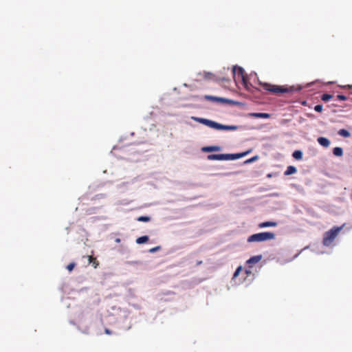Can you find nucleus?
I'll list each match as a JSON object with an SVG mask.
<instances>
[{
    "label": "nucleus",
    "mask_w": 352,
    "mask_h": 352,
    "mask_svg": "<svg viewBox=\"0 0 352 352\" xmlns=\"http://www.w3.org/2000/svg\"><path fill=\"white\" fill-rule=\"evenodd\" d=\"M259 85L263 90L270 92L271 94L278 96L287 95L293 96L296 93H298L302 87L300 85H276L267 82H259Z\"/></svg>",
    "instance_id": "f257e3e1"
},
{
    "label": "nucleus",
    "mask_w": 352,
    "mask_h": 352,
    "mask_svg": "<svg viewBox=\"0 0 352 352\" xmlns=\"http://www.w3.org/2000/svg\"><path fill=\"white\" fill-rule=\"evenodd\" d=\"M235 84L241 83L247 90L251 91L253 86L248 82V77L241 67L233 66L230 71Z\"/></svg>",
    "instance_id": "f03ea898"
},
{
    "label": "nucleus",
    "mask_w": 352,
    "mask_h": 352,
    "mask_svg": "<svg viewBox=\"0 0 352 352\" xmlns=\"http://www.w3.org/2000/svg\"><path fill=\"white\" fill-rule=\"evenodd\" d=\"M275 237V234L271 232H259L249 236L247 239V241L248 243L263 242L268 240L274 239Z\"/></svg>",
    "instance_id": "7ed1b4c3"
},
{
    "label": "nucleus",
    "mask_w": 352,
    "mask_h": 352,
    "mask_svg": "<svg viewBox=\"0 0 352 352\" xmlns=\"http://www.w3.org/2000/svg\"><path fill=\"white\" fill-rule=\"evenodd\" d=\"M343 226L333 227L329 231L324 232L322 243L325 246L330 245L334 241L338 233L342 229Z\"/></svg>",
    "instance_id": "20e7f679"
},
{
    "label": "nucleus",
    "mask_w": 352,
    "mask_h": 352,
    "mask_svg": "<svg viewBox=\"0 0 352 352\" xmlns=\"http://www.w3.org/2000/svg\"><path fill=\"white\" fill-rule=\"evenodd\" d=\"M192 118L196 121H198L200 123H202L210 128L215 129L217 130H220V123L208 120L206 118H196V117H192Z\"/></svg>",
    "instance_id": "39448f33"
},
{
    "label": "nucleus",
    "mask_w": 352,
    "mask_h": 352,
    "mask_svg": "<svg viewBox=\"0 0 352 352\" xmlns=\"http://www.w3.org/2000/svg\"><path fill=\"white\" fill-rule=\"evenodd\" d=\"M250 150L239 153L221 154V160H234L243 157L250 153Z\"/></svg>",
    "instance_id": "423d86ee"
},
{
    "label": "nucleus",
    "mask_w": 352,
    "mask_h": 352,
    "mask_svg": "<svg viewBox=\"0 0 352 352\" xmlns=\"http://www.w3.org/2000/svg\"><path fill=\"white\" fill-rule=\"evenodd\" d=\"M301 104L308 107L309 108L311 109L313 108V101L312 99H308L307 100H303L301 102ZM314 110H322V104H316L314 107Z\"/></svg>",
    "instance_id": "0eeeda50"
},
{
    "label": "nucleus",
    "mask_w": 352,
    "mask_h": 352,
    "mask_svg": "<svg viewBox=\"0 0 352 352\" xmlns=\"http://www.w3.org/2000/svg\"><path fill=\"white\" fill-rule=\"evenodd\" d=\"M201 151L204 153H210L220 151V146H203Z\"/></svg>",
    "instance_id": "6e6552de"
},
{
    "label": "nucleus",
    "mask_w": 352,
    "mask_h": 352,
    "mask_svg": "<svg viewBox=\"0 0 352 352\" xmlns=\"http://www.w3.org/2000/svg\"><path fill=\"white\" fill-rule=\"evenodd\" d=\"M249 117H254L258 118H269L271 115L267 113H250L248 115Z\"/></svg>",
    "instance_id": "1a4fd4ad"
},
{
    "label": "nucleus",
    "mask_w": 352,
    "mask_h": 352,
    "mask_svg": "<svg viewBox=\"0 0 352 352\" xmlns=\"http://www.w3.org/2000/svg\"><path fill=\"white\" fill-rule=\"evenodd\" d=\"M318 142L324 147H328L330 145V141L329 139L324 137H319L318 138Z\"/></svg>",
    "instance_id": "9d476101"
},
{
    "label": "nucleus",
    "mask_w": 352,
    "mask_h": 352,
    "mask_svg": "<svg viewBox=\"0 0 352 352\" xmlns=\"http://www.w3.org/2000/svg\"><path fill=\"white\" fill-rule=\"evenodd\" d=\"M262 258V255H256V256H252L250 257L248 261H247V263L248 264H250V265H252V264H256L258 262H259Z\"/></svg>",
    "instance_id": "9b49d317"
},
{
    "label": "nucleus",
    "mask_w": 352,
    "mask_h": 352,
    "mask_svg": "<svg viewBox=\"0 0 352 352\" xmlns=\"http://www.w3.org/2000/svg\"><path fill=\"white\" fill-rule=\"evenodd\" d=\"M277 226V223L275 221H265L258 224V227L260 228H267V227H276Z\"/></svg>",
    "instance_id": "f8f14e48"
},
{
    "label": "nucleus",
    "mask_w": 352,
    "mask_h": 352,
    "mask_svg": "<svg viewBox=\"0 0 352 352\" xmlns=\"http://www.w3.org/2000/svg\"><path fill=\"white\" fill-rule=\"evenodd\" d=\"M296 171H297V169L295 166H287L286 170L285 171L284 175L286 176L290 175L296 173Z\"/></svg>",
    "instance_id": "ddd939ff"
},
{
    "label": "nucleus",
    "mask_w": 352,
    "mask_h": 352,
    "mask_svg": "<svg viewBox=\"0 0 352 352\" xmlns=\"http://www.w3.org/2000/svg\"><path fill=\"white\" fill-rule=\"evenodd\" d=\"M148 239H149L148 236L144 235V236L137 238L136 243L138 244H143V243H146L148 241Z\"/></svg>",
    "instance_id": "4468645a"
},
{
    "label": "nucleus",
    "mask_w": 352,
    "mask_h": 352,
    "mask_svg": "<svg viewBox=\"0 0 352 352\" xmlns=\"http://www.w3.org/2000/svg\"><path fill=\"white\" fill-rule=\"evenodd\" d=\"M238 128H239V126H236V125L221 124V130H223V131L236 130Z\"/></svg>",
    "instance_id": "2eb2a0df"
},
{
    "label": "nucleus",
    "mask_w": 352,
    "mask_h": 352,
    "mask_svg": "<svg viewBox=\"0 0 352 352\" xmlns=\"http://www.w3.org/2000/svg\"><path fill=\"white\" fill-rule=\"evenodd\" d=\"M338 134L344 138H349L351 136V133L344 129H341L338 131Z\"/></svg>",
    "instance_id": "dca6fc26"
},
{
    "label": "nucleus",
    "mask_w": 352,
    "mask_h": 352,
    "mask_svg": "<svg viewBox=\"0 0 352 352\" xmlns=\"http://www.w3.org/2000/svg\"><path fill=\"white\" fill-rule=\"evenodd\" d=\"M292 157L296 160H301L302 157V152L300 150L294 151Z\"/></svg>",
    "instance_id": "f3484780"
},
{
    "label": "nucleus",
    "mask_w": 352,
    "mask_h": 352,
    "mask_svg": "<svg viewBox=\"0 0 352 352\" xmlns=\"http://www.w3.org/2000/svg\"><path fill=\"white\" fill-rule=\"evenodd\" d=\"M333 153L336 156H342L343 155V150L341 147H335L333 149Z\"/></svg>",
    "instance_id": "a211bd4d"
},
{
    "label": "nucleus",
    "mask_w": 352,
    "mask_h": 352,
    "mask_svg": "<svg viewBox=\"0 0 352 352\" xmlns=\"http://www.w3.org/2000/svg\"><path fill=\"white\" fill-rule=\"evenodd\" d=\"M208 160H220V153L210 154L207 156Z\"/></svg>",
    "instance_id": "6ab92c4d"
},
{
    "label": "nucleus",
    "mask_w": 352,
    "mask_h": 352,
    "mask_svg": "<svg viewBox=\"0 0 352 352\" xmlns=\"http://www.w3.org/2000/svg\"><path fill=\"white\" fill-rule=\"evenodd\" d=\"M151 220V217L148 216H140L138 217L137 221L141 222H148Z\"/></svg>",
    "instance_id": "aec40b11"
},
{
    "label": "nucleus",
    "mask_w": 352,
    "mask_h": 352,
    "mask_svg": "<svg viewBox=\"0 0 352 352\" xmlns=\"http://www.w3.org/2000/svg\"><path fill=\"white\" fill-rule=\"evenodd\" d=\"M223 103V104H240L239 102H234L232 100H228V99H226V98H221V104Z\"/></svg>",
    "instance_id": "412c9836"
},
{
    "label": "nucleus",
    "mask_w": 352,
    "mask_h": 352,
    "mask_svg": "<svg viewBox=\"0 0 352 352\" xmlns=\"http://www.w3.org/2000/svg\"><path fill=\"white\" fill-rule=\"evenodd\" d=\"M333 98V96L332 95L328 94H324L321 96V99L324 101H328Z\"/></svg>",
    "instance_id": "4be33fe9"
},
{
    "label": "nucleus",
    "mask_w": 352,
    "mask_h": 352,
    "mask_svg": "<svg viewBox=\"0 0 352 352\" xmlns=\"http://www.w3.org/2000/svg\"><path fill=\"white\" fill-rule=\"evenodd\" d=\"M258 158V155H255L248 160H247L245 162V164H250V163H252L254 162H255L256 160H257Z\"/></svg>",
    "instance_id": "5701e85b"
},
{
    "label": "nucleus",
    "mask_w": 352,
    "mask_h": 352,
    "mask_svg": "<svg viewBox=\"0 0 352 352\" xmlns=\"http://www.w3.org/2000/svg\"><path fill=\"white\" fill-rule=\"evenodd\" d=\"M120 312L124 318H127L129 314V312L125 309H120Z\"/></svg>",
    "instance_id": "b1692460"
},
{
    "label": "nucleus",
    "mask_w": 352,
    "mask_h": 352,
    "mask_svg": "<svg viewBox=\"0 0 352 352\" xmlns=\"http://www.w3.org/2000/svg\"><path fill=\"white\" fill-rule=\"evenodd\" d=\"M160 249H161V246H156V247L151 248L148 250V252H150V253H155V252H156L157 251H158Z\"/></svg>",
    "instance_id": "393cba45"
},
{
    "label": "nucleus",
    "mask_w": 352,
    "mask_h": 352,
    "mask_svg": "<svg viewBox=\"0 0 352 352\" xmlns=\"http://www.w3.org/2000/svg\"><path fill=\"white\" fill-rule=\"evenodd\" d=\"M346 99V97L344 96V95H337L336 96V98L334 99L335 101H337V100H344Z\"/></svg>",
    "instance_id": "a878e982"
},
{
    "label": "nucleus",
    "mask_w": 352,
    "mask_h": 352,
    "mask_svg": "<svg viewBox=\"0 0 352 352\" xmlns=\"http://www.w3.org/2000/svg\"><path fill=\"white\" fill-rule=\"evenodd\" d=\"M76 264L75 263H71L67 266V269L71 272L75 267Z\"/></svg>",
    "instance_id": "bb28decb"
},
{
    "label": "nucleus",
    "mask_w": 352,
    "mask_h": 352,
    "mask_svg": "<svg viewBox=\"0 0 352 352\" xmlns=\"http://www.w3.org/2000/svg\"><path fill=\"white\" fill-rule=\"evenodd\" d=\"M131 306H132L133 307H134L135 309H140V306L138 304H131L130 303L129 304Z\"/></svg>",
    "instance_id": "cd10ccee"
},
{
    "label": "nucleus",
    "mask_w": 352,
    "mask_h": 352,
    "mask_svg": "<svg viewBox=\"0 0 352 352\" xmlns=\"http://www.w3.org/2000/svg\"><path fill=\"white\" fill-rule=\"evenodd\" d=\"M241 270V267H239L236 269V270L235 271V272H234V276H236L239 274V272H240V270Z\"/></svg>",
    "instance_id": "c85d7f7f"
},
{
    "label": "nucleus",
    "mask_w": 352,
    "mask_h": 352,
    "mask_svg": "<svg viewBox=\"0 0 352 352\" xmlns=\"http://www.w3.org/2000/svg\"><path fill=\"white\" fill-rule=\"evenodd\" d=\"M104 332L106 334H108V335H111L112 333L111 331L109 330V329H105Z\"/></svg>",
    "instance_id": "c756f323"
},
{
    "label": "nucleus",
    "mask_w": 352,
    "mask_h": 352,
    "mask_svg": "<svg viewBox=\"0 0 352 352\" xmlns=\"http://www.w3.org/2000/svg\"><path fill=\"white\" fill-rule=\"evenodd\" d=\"M229 81H230V80L226 77L221 78V82H229Z\"/></svg>",
    "instance_id": "7c9ffc66"
},
{
    "label": "nucleus",
    "mask_w": 352,
    "mask_h": 352,
    "mask_svg": "<svg viewBox=\"0 0 352 352\" xmlns=\"http://www.w3.org/2000/svg\"><path fill=\"white\" fill-rule=\"evenodd\" d=\"M105 195L104 194H100V195H96V198H101V197H104Z\"/></svg>",
    "instance_id": "2f4dec72"
},
{
    "label": "nucleus",
    "mask_w": 352,
    "mask_h": 352,
    "mask_svg": "<svg viewBox=\"0 0 352 352\" xmlns=\"http://www.w3.org/2000/svg\"><path fill=\"white\" fill-rule=\"evenodd\" d=\"M115 241H116V243H120V242L121 241V240H120V238H116V239H115Z\"/></svg>",
    "instance_id": "473e14b6"
},
{
    "label": "nucleus",
    "mask_w": 352,
    "mask_h": 352,
    "mask_svg": "<svg viewBox=\"0 0 352 352\" xmlns=\"http://www.w3.org/2000/svg\"><path fill=\"white\" fill-rule=\"evenodd\" d=\"M138 263V261H131V262H129V263L131 264V265L136 264Z\"/></svg>",
    "instance_id": "72a5a7b5"
},
{
    "label": "nucleus",
    "mask_w": 352,
    "mask_h": 352,
    "mask_svg": "<svg viewBox=\"0 0 352 352\" xmlns=\"http://www.w3.org/2000/svg\"><path fill=\"white\" fill-rule=\"evenodd\" d=\"M94 210V208H89V213H93L94 212L92 211Z\"/></svg>",
    "instance_id": "f704fd0d"
},
{
    "label": "nucleus",
    "mask_w": 352,
    "mask_h": 352,
    "mask_svg": "<svg viewBox=\"0 0 352 352\" xmlns=\"http://www.w3.org/2000/svg\"><path fill=\"white\" fill-rule=\"evenodd\" d=\"M124 138L123 137H121V138H120V142H122V141L124 140Z\"/></svg>",
    "instance_id": "c9c22d12"
},
{
    "label": "nucleus",
    "mask_w": 352,
    "mask_h": 352,
    "mask_svg": "<svg viewBox=\"0 0 352 352\" xmlns=\"http://www.w3.org/2000/svg\"><path fill=\"white\" fill-rule=\"evenodd\" d=\"M134 134H135V133H134V132H132V133H131L130 135H131V136H133V135H134Z\"/></svg>",
    "instance_id": "e433bc0d"
},
{
    "label": "nucleus",
    "mask_w": 352,
    "mask_h": 352,
    "mask_svg": "<svg viewBox=\"0 0 352 352\" xmlns=\"http://www.w3.org/2000/svg\"><path fill=\"white\" fill-rule=\"evenodd\" d=\"M202 263V261H198L197 265H200Z\"/></svg>",
    "instance_id": "4c0bfd02"
},
{
    "label": "nucleus",
    "mask_w": 352,
    "mask_h": 352,
    "mask_svg": "<svg viewBox=\"0 0 352 352\" xmlns=\"http://www.w3.org/2000/svg\"><path fill=\"white\" fill-rule=\"evenodd\" d=\"M89 262L91 263V256H89Z\"/></svg>",
    "instance_id": "58836bf2"
},
{
    "label": "nucleus",
    "mask_w": 352,
    "mask_h": 352,
    "mask_svg": "<svg viewBox=\"0 0 352 352\" xmlns=\"http://www.w3.org/2000/svg\"><path fill=\"white\" fill-rule=\"evenodd\" d=\"M87 331V329H86L85 331H83V333H86Z\"/></svg>",
    "instance_id": "ea45409f"
},
{
    "label": "nucleus",
    "mask_w": 352,
    "mask_h": 352,
    "mask_svg": "<svg viewBox=\"0 0 352 352\" xmlns=\"http://www.w3.org/2000/svg\"><path fill=\"white\" fill-rule=\"evenodd\" d=\"M333 105L335 106V107L338 106V104H335V103H333Z\"/></svg>",
    "instance_id": "a19ab883"
}]
</instances>
